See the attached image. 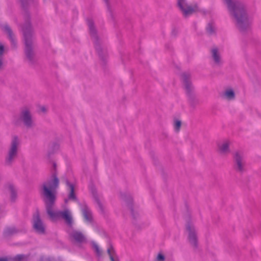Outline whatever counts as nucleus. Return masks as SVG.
<instances>
[{
    "instance_id": "2f4dec72",
    "label": "nucleus",
    "mask_w": 261,
    "mask_h": 261,
    "mask_svg": "<svg viewBox=\"0 0 261 261\" xmlns=\"http://www.w3.org/2000/svg\"><path fill=\"white\" fill-rule=\"evenodd\" d=\"M226 5H228V0H223Z\"/></svg>"
},
{
    "instance_id": "aec40b11",
    "label": "nucleus",
    "mask_w": 261,
    "mask_h": 261,
    "mask_svg": "<svg viewBox=\"0 0 261 261\" xmlns=\"http://www.w3.org/2000/svg\"><path fill=\"white\" fill-rule=\"evenodd\" d=\"M3 29L4 31H5L9 36L10 39L13 42V38L12 37V33L11 30L10 29L9 27L6 24L4 25L3 27Z\"/></svg>"
},
{
    "instance_id": "39448f33",
    "label": "nucleus",
    "mask_w": 261,
    "mask_h": 261,
    "mask_svg": "<svg viewBox=\"0 0 261 261\" xmlns=\"http://www.w3.org/2000/svg\"><path fill=\"white\" fill-rule=\"evenodd\" d=\"M177 5L185 17H187L195 12L200 11L199 8L197 5H194L193 7L189 6L187 3L186 0H177Z\"/></svg>"
},
{
    "instance_id": "dca6fc26",
    "label": "nucleus",
    "mask_w": 261,
    "mask_h": 261,
    "mask_svg": "<svg viewBox=\"0 0 261 261\" xmlns=\"http://www.w3.org/2000/svg\"><path fill=\"white\" fill-rule=\"evenodd\" d=\"M108 254L109 255L111 261H117L119 258L113 247L110 246L107 249Z\"/></svg>"
},
{
    "instance_id": "423d86ee",
    "label": "nucleus",
    "mask_w": 261,
    "mask_h": 261,
    "mask_svg": "<svg viewBox=\"0 0 261 261\" xmlns=\"http://www.w3.org/2000/svg\"><path fill=\"white\" fill-rule=\"evenodd\" d=\"M35 254L30 253L27 254H18L14 257L9 256H4L0 257V261H27L29 260H34Z\"/></svg>"
},
{
    "instance_id": "6ab92c4d",
    "label": "nucleus",
    "mask_w": 261,
    "mask_h": 261,
    "mask_svg": "<svg viewBox=\"0 0 261 261\" xmlns=\"http://www.w3.org/2000/svg\"><path fill=\"white\" fill-rule=\"evenodd\" d=\"M7 189L10 192L12 199H14L16 196V189L13 185L10 184L7 186Z\"/></svg>"
},
{
    "instance_id": "5701e85b",
    "label": "nucleus",
    "mask_w": 261,
    "mask_h": 261,
    "mask_svg": "<svg viewBox=\"0 0 261 261\" xmlns=\"http://www.w3.org/2000/svg\"><path fill=\"white\" fill-rule=\"evenodd\" d=\"M181 126V122L179 120H175L174 123V128L176 132H178Z\"/></svg>"
},
{
    "instance_id": "ddd939ff",
    "label": "nucleus",
    "mask_w": 261,
    "mask_h": 261,
    "mask_svg": "<svg viewBox=\"0 0 261 261\" xmlns=\"http://www.w3.org/2000/svg\"><path fill=\"white\" fill-rule=\"evenodd\" d=\"M70 236L77 242H84L86 239L85 236L77 230H72L70 232Z\"/></svg>"
},
{
    "instance_id": "b1692460",
    "label": "nucleus",
    "mask_w": 261,
    "mask_h": 261,
    "mask_svg": "<svg viewBox=\"0 0 261 261\" xmlns=\"http://www.w3.org/2000/svg\"><path fill=\"white\" fill-rule=\"evenodd\" d=\"M88 25L90 30V32L91 35H94L95 33V29L93 26V23L92 21L88 22Z\"/></svg>"
},
{
    "instance_id": "f704fd0d",
    "label": "nucleus",
    "mask_w": 261,
    "mask_h": 261,
    "mask_svg": "<svg viewBox=\"0 0 261 261\" xmlns=\"http://www.w3.org/2000/svg\"><path fill=\"white\" fill-rule=\"evenodd\" d=\"M108 0H105L106 2H107Z\"/></svg>"
},
{
    "instance_id": "7c9ffc66",
    "label": "nucleus",
    "mask_w": 261,
    "mask_h": 261,
    "mask_svg": "<svg viewBox=\"0 0 261 261\" xmlns=\"http://www.w3.org/2000/svg\"><path fill=\"white\" fill-rule=\"evenodd\" d=\"M11 233H14L16 232V230L14 228H12V230L10 232Z\"/></svg>"
},
{
    "instance_id": "2eb2a0df",
    "label": "nucleus",
    "mask_w": 261,
    "mask_h": 261,
    "mask_svg": "<svg viewBox=\"0 0 261 261\" xmlns=\"http://www.w3.org/2000/svg\"><path fill=\"white\" fill-rule=\"evenodd\" d=\"M67 186L68 187L70 193L68 199H65V202L67 203L68 200H74L76 199L75 195L74 193V186L72 184H70L68 181L66 182Z\"/></svg>"
},
{
    "instance_id": "20e7f679",
    "label": "nucleus",
    "mask_w": 261,
    "mask_h": 261,
    "mask_svg": "<svg viewBox=\"0 0 261 261\" xmlns=\"http://www.w3.org/2000/svg\"><path fill=\"white\" fill-rule=\"evenodd\" d=\"M23 35L25 42V53L27 56L31 59L33 55L32 50V34L30 24H27L23 28Z\"/></svg>"
},
{
    "instance_id": "6e6552de",
    "label": "nucleus",
    "mask_w": 261,
    "mask_h": 261,
    "mask_svg": "<svg viewBox=\"0 0 261 261\" xmlns=\"http://www.w3.org/2000/svg\"><path fill=\"white\" fill-rule=\"evenodd\" d=\"M20 118L27 127H32L34 125V121L28 109H25L21 111Z\"/></svg>"
},
{
    "instance_id": "7ed1b4c3",
    "label": "nucleus",
    "mask_w": 261,
    "mask_h": 261,
    "mask_svg": "<svg viewBox=\"0 0 261 261\" xmlns=\"http://www.w3.org/2000/svg\"><path fill=\"white\" fill-rule=\"evenodd\" d=\"M19 145V139L16 136L13 137L6 157L5 161L7 165L11 164L16 158Z\"/></svg>"
},
{
    "instance_id": "0eeeda50",
    "label": "nucleus",
    "mask_w": 261,
    "mask_h": 261,
    "mask_svg": "<svg viewBox=\"0 0 261 261\" xmlns=\"http://www.w3.org/2000/svg\"><path fill=\"white\" fill-rule=\"evenodd\" d=\"M187 230L188 233V241L192 246L196 247L198 245V239L195 227L192 224L187 226Z\"/></svg>"
},
{
    "instance_id": "1a4fd4ad",
    "label": "nucleus",
    "mask_w": 261,
    "mask_h": 261,
    "mask_svg": "<svg viewBox=\"0 0 261 261\" xmlns=\"http://www.w3.org/2000/svg\"><path fill=\"white\" fill-rule=\"evenodd\" d=\"M33 227L35 230L39 233H43L45 231L44 226L40 219L39 215L38 212L34 214L33 216Z\"/></svg>"
},
{
    "instance_id": "a878e982",
    "label": "nucleus",
    "mask_w": 261,
    "mask_h": 261,
    "mask_svg": "<svg viewBox=\"0 0 261 261\" xmlns=\"http://www.w3.org/2000/svg\"><path fill=\"white\" fill-rule=\"evenodd\" d=\"M244 236L246 238H249L252 236V232L249 229H246L244 232Z\"/></svg>"
},
{
    "instance_id": "4468645a",
    "label": "nucleus",
    "mask_w": 261,
    "mask_h": 261,
    "mask_svg": "<svg viewBox=\"0 0 261 261\" xmlns=\"http://www.w3.org/2000/svg\"><path fill=\"white\" fill-rule=\"evenodd\" d=\"M182 78L185 89L188 91H191L193 89V86L190 81V74L189 73H184L182 75Z\"/></svg>"
},
{
    "instance_id": "72a5a7b5",
    "label": "nucleus",
    "mask_w": 261,
    "mask_h": 261,
    "mask_svg": "<svg viewBox=\"0 0 261 261\" xmlns=\"http://www.w3.org/2000/svg\"><path fill=\"white\" fill-rule=\"evenodd\" d=\"M41 259H42V260H43V259H45V260H48L47 261H50V259L42 258Z\"/></svg>"
},
{
    "instance_id": "473e14b6",
    "label": "nucleus",
    "mask_w": 261,
    "mask_h": 261,
    "mask_svg": "<svg viewBox=\"0 0 261 261\" xmlns=\"http://www.w3.org/2000/svg\"><path fill=\"white\" fill-rule=\"evenodd\" d=\"M2 64H3L2 59V58H0V67H1Z\"/></svg>"
},
{
    "instance_id": "a211bd4d",
    "label": "nucleus",
    "mask_w": 261,
    "mask_h": 261,
    "mask_svg": "<svg viewBox=\"0 0 261 261\" xmlns=\"http://www.w3.org/2000/svg\"><path fill=\"white\" fill-rule=\"evenodd\" d=\"M93 249L95 253L98 255L100 256L102 254V251L99 246L95 242H92L91 243Z\"/></svg>"
},
{
    "instance_id": "393cba45",
    "label": "nucleus",
    "mask_w": 261,
    "mask_h": 261,
    "mask_svg": "<svg viewBox=\"0 0 261 261\" xmlns=\"http://www.w3.org/2000/svg\"><path fill=\"white\" fill-rule=\"evenodd\" d=\"M215 27L212 23H209L207 27L206 30L209 33H212L214 31Z\"/></svg>"
},
{
    "instance_id": "9b49d317",
    "label": "nucleus",
    "mask_w": 261,
    "mask_h": 261,
    "mask_svg": "<svg viewBox=\"0 0 261 261\" xmlns=\"http://www.w3.org/2000/svg\"><path fill=\"white\" fill-rule=\"evenodd\" d=\"M228 151V141L227 139L220 140L217 143V152L221 155H224Z\"/></svg>"
},
{
    "instance_id": "c85d7f7f",
    "label": "nucleus",
    "mask_w": 261,
    "mask_h": 261,
    "mask_svg": "<svg viewBox=\"0 0 261 261\" xmlns=\"http://www.w3.org/2000/svg\"><path fill=\"white\" fill-rule=\"evenodd\" d=\"M40 110L41 112H44L46 111V108L44 106H41L40 108Z\"/></svg>"
},
{
    "instance_id": "f3484780",
    "label": "nucleus",
    "mask_w": 261,
    "mask_h": 261,
    "mask_svg": "<svg viewBox=\"0 0 261 261\" xmlns=\"http://www.w3.org/2000/svg\"><path fill=\"white\" fill-rule=\"evenodd\" d=\"M82 212L85 219L87 221H90L91 220V213L89 209L85 206L82 208Z\"/></svg>"
},
{
    "instance_id": "cd10ccee",
    "label": "nucleus",
    "mask_w": 261,
    "mask_h": 261,
    "mask_svg": "<svg viewBox=\"0 0 261 261\" xmlns=\"http://www.w3.org/2000/svg\"><path fill=\"white\" fill-rule=\"evenodd\" d=\"M4 52V45L0 43V56L2 55Z\"/></svg>"
},
{
    "instance_id": "c756f323",
    "label": "nucleus",
    "mask_w": 261,
    "mask_h": 261,
    "mask_svg": "<svg viewBox=\"0 0 261 261\" xmlns=\"http://www.w3.org/2000/svg\"><path fill=\"white\" fill-rule=\"evenodd\" d=\"M96 201H97V203L99 205V207H101L102 205H101V203L100 202V201L98 199H96Z\"/></svg>"
},
{
    "instance_id": "412c9836",
    "label": "nucleus",
    "mask_w": 261,
    "mask_h": 261,
    "mask_svg": "<svg viewBox=\"0 0 261 261\" xmlns=\"http://www.w3.org/2000/svg\"><path fill=\"white\" fill-rule=\"evenodd\" d=\"M156 259L158 261L160 260H164L165 259L169 260L171 258L169 257V255L168 254H166V255H164L162 253H159L156 257Z\"/></svg>"
},
{
    "instance_id": "bb28decb",
    "label": "nucleus",
    "mask_w": 261,
    "mask_h": 261,
    "mask_svg": "<svg viewBox=\"0 0 261 261\" xmlns=\"http://www.w3.org/2000/svg\"><path fill=\"white\" fill-rule=\"evenodd\" d=\"M234 93L232 89L229 88V100L234 99Z\"/></svg>"
},
{
    "instance_id": "9d476101",
    "label": "nucleus",
    "mask_w": 261,
    "mask_h": 261,
    "mask_svg": "<svg viewBox=\"0 0 261 261\" xmlns=\"http://www.w3.org/2000/svg\"><path fill=\"white\" fill-rule=\"evenodd\" d=\"M236 162V170L240 173L245 171V163L243 156L239 152H236L234 155Z\"/></svg>"
},
{
    "instance_id": "f03ea898",
    "label": "nucleus",
    "mask_w": 261,
    "mask_h": 261,
    "mask_svg": "<svg viewBox=\"0 0 261 261\" xmlns=\"http://www.w3.org/2000/svg\"><path fill=\"white\" fill-rule=\"evenodd\" d=\"M229 12L233 15L241 31H244L249 27L250 21L243 4L237 0H229Z\"/></svg>"
},
{
    "instance_id": "4be33fe9",
    "label": "nucleus",
    "mask_w": 261,
    "mask_h": 261,
    "mask_svg": "<svg viewBox=\"0 0 261 261\" xmlns=\"http://www.w3.org/2000/svg\"><path fill=\"white\" fill-rule=\"evenodd\" d=\"M220 96L223 99H228V89H226L220 93Z\"/></svg>"
},
{
    "instance_id": "f257e3e1",
    "label": "nucleus",
    "mask_w": 261,
    "mask_h": 261,
    "mask_svg": "<svg viewBox=\"0 0 261 261\" xmlns=\"http://www.w3.org/2000/svg\"><path fill=\"white\" fill-rule=\"evenodd\" d=\"M58 185L59 180L56 175L54 174L42 186V193L44 198L46 211L52 220L55 221L61 217L68 224L71 225L72 218L68 210H65L63 212L54 210V204L56 198V190Z\"/></svg>"
},
{
    "instance_id": "f8f14e48",
    "label": "nucleus",
    "mask_w": 261,
    "mask_h": 261,
    "mask_svg": "<svg viewBox=\"0 0 261 261\" xmlns=\"http://www.w3.org/2000/svg\"><path fill=\"white\" fill-rule=\"evenodd\" d=\"M213 60L217 65H221L223 63V59L221 53L217 48H214L211 51Z\"/></svg>"
}]
</instances>
